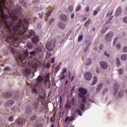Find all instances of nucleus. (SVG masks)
Segmentation results:
<instances>
[{
    "instance_id": "1",
    "label": "nucleus",
    "mask_w": 127,
    "mask_h": 127,
    "mask_svg": "<svg viewBox=\"0 0 127 127\" xmlns=\"http://www.w3.org/2000/svg\"><path fill=\"white\" fill-rule=\"evenodd\" d=\"M12 17L11 19L8 18L4 23V26L5 27V30L6 32V38L10 40V43H8L7 46L10 48L12 53L15 55V53L17 52L15 47L18 46V41L19 38H21L22 36H24L27 34V30L24 25H23L22 19H20L18 20V17L17 14V10L13 9L11 10ZM18 20L15 24V21Z\"/></svg>"
},
{
    "instance_id": "2",
    "label": "nucleus",
    "mask_w": 127,
    "mask_h": 127,
    "mask_svg": "<svg viewBox=\"0 0 127 127\" xmlns=\"http://www.w3.org/2000/svg\"><path fill=\"white\" fill-rule=\"evenodd\" d=\"M6 3V0H0V28L3 29L2 34H0V39L4 40L7 47H9L7 45H8V43H10V41L6 38L7 30H5V27L3 24L8 18H11L12 15L10 11L5 6Z\"/></svg>"
},
{
    "instance_id": "3",
    "label": "nucleus",
    "mask_w": 127,
    "mask_h": 127,
    "mask_svg": "<svg viewBox=\"0 0 127 127\" xmlns=\"http://www.w3.org/2000/svg\"><path fill=\"white\" fill-rule=\"evenodd\" d=\"M29 55V52L27 50H26L24 51L23 55L20 54L17 56L16 61L18 64L19 65H22V66H25L26 64H31V58H29L26 60Z\"/></svg>"
},
{
    "instance_id": "4",
    "label": "nucleus",
    "mask_w": 127,
    "mask_h": 127,
    "mask_svg": "<svg viewBox=\"0 0 127 127\" xmlns=\"http://www.w3.org/2000/svg\"><path fill=\"white\" fill-rule=\"evenodd\" d=\"M55 43H56V40H53L46 44V47L48 51H53L54 50Z\"/></svg>"
},
{
    "instance_id": "5",
    "label": "nucleus",
    "mask_w": 127,
    "mask_h": 127,
    "mask_svg": "<svg viewBox=\"0 0 127 127\" xmlns=\"http://www.w3.org/2000/svg\"><path fill=\"white\" fill-rule=\"evenodd\" d=\"M114 36V34L112 32H109L105 36V39L106 41H111L112 38Z\"/></svg>"
},
{
    "instance_id": "6",
    "label": "nucleus",
    "mask_w": 127,
    "mask_h": 127,
    "mask_svg": "<svg viewBox=\"0 0 127 127\" xmlns=\"http://www.w3.org/2000/svg\"><path fill=\"white\" fill-rule=\"evenodd\" d=\"M39 107V99H36L34 102V109L35 111H37Z\"/></svg>"
},
{
    "instance_id": "7",
    "label": "nucleus",
    "mask_w": 127,
    "mask_h": 127,
    "mask_svg": "<svg viewBox=\"0 0 127 127\" xmlns=\"http://www.w3.org/2000/svg\"><path fill=\"white\" fill-rule=\"evenodd\" d=\"M84 78L87 81H90L92 79V73L90 72H87L84 74Z\"/></svg>"
},
{
    "instance_id": "8",
    "label": "nucleus",
    "mask_w": 127,
    "mask_h": 127,
    "mask_svg": "<svg viewBox=\"0 0 127 127\" xmlns=\"http://www.w3.org/2000/svg\"><path fill=\"white\" fill-rule=\"evenodd\" d=\"M120 89V85L118 83H115L114 85V96H116L118 93V90Z\"/></svg>"
},
{
    "instance_id": "9",
    "label": "nucleus",
    "mask_w": 127,
    "mask_h": 127,
    "mask_svg": "<svg viewBox=\"0 0 127 127\" xmlns=\"http://www.w3.org/2000/svg\"><path fill=\"white\" fill-rule=\"evenodd\" d=\"M113 11H111L110 12H109L107 15H106V17H108V16H109V14H110L109 16H110V19H109V20L107 21L106 23H108V22H110V21H111V20H112V19H113V16H112V14H113Z\"/></svg>"
},
{
    "instance_id": "10",
    "label": "nucleus",
    "mask_w": 127,
    "mask_h": 127,
    "mask_svg": "<svg viewBox=\"0 0 127 127\" xmlns=\"http://www.w3.org/2000/svg\"><path fill=\"white\" fill-rule=\"evenodd\" d=\"M78 91L80 93L83 94V95H86L87 94V90L85 88L80 87L78 89Z\"/></svg>"
},
{
    "instance_id": "11",
    "label": "nucleus",
    "mask_w": 127,
    "mask_h": 127,
    "mask_svg": "<svg viewBox=\"0 0 127 127\" xmlns=\"http://www.w3.org/2000/svg\"><path fill=\"white\" fill-rule=\"evenodd\" d=\"M100 65L101 67L103 69H106V68L108 67V64H107L106 62H101Z\"/></svg>"
},
{
    "instance_id": "12",
    "label": "nucleus",
    "mask_w": 127,
    "mask_h": 127,
    "mask_svg": "<svg viewBox=\"0 0 127 127\" xmlns=\"http://www.w3.org/2000/svg\"><path fill=\"white\" fill-rule=\"evenodd\" d=\"M74 120V117L73 116H70V117H68L65 118V123H68V121L69 122H71Z\"/></svg>"
},
{
    "instance_id": "13",
    "label": "nucleus",
    "mask_w": 127,
    "mask_h": 127,
    "mask_svg": "<svg viewBox=\"0 0 127 127\" xmlns=\"http://www.w3.org/2000/svg\"><path fill=\"white\" fill-rule=\"evenodd\" d=\"M121 13H122V8H121V7H119L117 9V11L116 12V16H118V15H120V14H121Z\"/></svg>"
},
{
    "instance_id": "14",
    "label": "nucleus",
    "mask_w": 127,
    "mask_h": 127,
    "mask_svg": "<svg viewBox=\"0 0 127 127\" xmlns=\"http://www.w3.org/2000/svg\"><path fill=\"white\" fill-rule=\"evenodd\" d=\"M60 18L63 21H66L67 20V17L64 14L61 15Z\"/></svg>"
},
{
    "instance_id": "15",
    "label": "nucleus",
    "mask_w": 127,
    "mask_h": 127,
    "mask_svg": "<svg viewBox=\"0 0 127 127\" xmlns=\"http://www.w3.org/2000/svg\"><path fill=\"white\" fill-rule=\"evenodd\" d=\"M39 40V37L38 36H35L32 38V41L34 43H37Z\"/></svg>"
},
{
    "instance_id": "16",
    "label": "nucleus",
    "mask_w": 127,
    "mask_h": 127,
    "mask_svg": "<svg viewBox=\"0 0 127 127\" xmlns=\"http://www.w3.org/2000/svg\"><path fill=\"white\" fill-rule=\"evenodd\" d=\"M32 68H33V69H37V68H38V64H37V63L34 62V63H33L32 64Z\"/></svg>"
},
{
    "instance_id": "17",
    "label": "nucleus",
    "mask_w": 127,
    "mask_h": 127,
    "mask_svg": "<svg viewBox=\"0 0 127 127\" xmlns=\"http://www.w3.org/2000/svg\"><path fill=\"white\" fill-rule=\"evenodd\" d=\"M23 123V121L21 119H17L16 121V124L17 125H19V126H21Z\"/></svg>"
},
{
    "instance_id": "18",
    "label": "nucleus",
    "mask_w": 127,
    "mask_h": 127,
    "mask_svg": "<svg viewBox=\"0 0 127 127\" xmlns=\"http://www.w3.org/2000/svg\"><path fill=\"white\" fill-rule=\"evenodd\" d=\"M30 73H31V71H30V69L29 68H26L25 71V74L26 76H29L30 75Z\"/></svg>"
},
{
    "instance_id": "19",
    "label": "nucleus",
    "mask_w": 127,
    "mask_h": 127,
    "mask_svg": "<svg viewBox=\"0 0 127 127\" xmlns=\"http://www.w3.org/2000/svg\"><path fill=\"white\" fill-rule=\"evenodd\" d=\"M119 98H123L124 97V90H120L118 93Z\"/></svg>"
},
{
    "instance_id": "20",
    "label": "nucleus",
    "mask_w": 127,
    "mask_h": 127,
    "mask_svg": "<svg viewBox=\"0 0 127 127\" xmlns=\"http://www.w3.org/2000/svg\"><path fill=\"white\" fill-rule=\"evenodd\" d=\"M59 27L61 28V29H65V24L62 23H59Z\"/></svg>"
},
{
    "instance_id": "21",
    "label": "nucleus",
    "mask_w": 127,
    "mask_h": 127,
    "mask_svg": "<svg viewBox=\"0 0 127 127\" xmlns=\"http://www.w3.org/2000/svg\"><path fill=\"white\" fill-rule=\"evenodd\" d=\"M20 3L24 7H26V3L24 0H20Z\"/></svg>"
},
{
    "instance_id": "22",
    "label": "nucleus",
    "mask_w": 127,
    "mask_h": 127,
    "mask_svg": "<svg viewBox=\"0 0 127 127\" xmlns=\"http://www.w3.org/2000/svg\"><path fill=\"white\" fill-rule=\"evenodd\" d=\"M80 107L82 112L85 111V104L84 103H80Z\"/></svg>"
},
{
    "instance_id": "23",
    "label": "nucleus",
    "mask_w": 127,
    "mask_h": 127,
    "mask_svg": "<svg viewBox=\"0 0 127 127\" xmlns=\"http://www.w3.org/2000/svg\"><path fill=\"white\" fill-rule=\"evenodd\" d=\"M103 88V83H100L96 89L97 92H99Z\"/></svg>"
},
{
    "instance_id": "24",
    "label": "nucleus",
    "mask_w": 127,
    "mask_h": 127,
    "mask_svg": "<svg viewBox=\"0 0 127 127\" xmlns=\"http://www.w3.org/2000/svg\"><path fill=\"white\" fill-rule=\"evenodd\" d=\"M97 77L96 76H94V78H93V82L91 83V85L92 86H93V85H95L96 83H97Z\"/></svg>"
},
{
    "instance_id": "25",
    "label": "nucleus",
    "mask_w": 127,
    "mask_h": 127,
    "mask_svg": "<svg viewBox=\"0 0 127 127\" xmlns=\"http://www.w3.org/2000/svg\"><path fill=\"white\" fill-rule=\"evenodd\" d=\"M65 109L66 110H70L71 109V104L70 103H66L65 105Z\"/></svg>"
},
{
    "instance_id": "26",
    "label": "nucleus",
    "mask_w": 127,
    "mask_h": 127,
    "mask_svg": "<svg viewBox=\"0 0 127 127\" xmlns=\"http://www.w3.org/2000/svg\"><path fill=\"white\" fill-rule=\"evenodd\" d=\"M6 106H10V105H13V101L12 100H9L7 103L5 104Z\"/></svg>"
},
{
    "instance_id": "27",
    "label": "nucleus",
    "mask_w": 127,
    "mask_h": 127,
    "mask_svg": "<svg viewBox=\"0 0 127 127\" xmlns=\"http://www.w3.org/2000/svg\"><path fill=\"white\" fill-rule=\"evenodd\" d=\"M43 80V78L41 77V76H39L37 78V81L39 82V83H41Z\"/></svg>"
},
{
    "instance_id": "28",
    "label": "nucleus",
    "mask_w": 127,
    "mask_h": 127,
    "mask_svg": "<svg viewBox=\"0 0 127 127\" xmlns=\"http://www.w3.org/2000/svg\"><path fill=\"white\" fill-rule=\"evenodd\" d=\"M29 34H30L31 36H34V35H35V32L33 30H30Z\"/></svg>"
},
{
    "instance_id": "29",
    "label": "nucleus",
    "mask_w": 127,
    "mask_h": 127,
    "mask_svg": "<svg viewBox=\"0 0 127 127\" xmlns=\"http://www.w3.org/2000/svg\"><path fill=\"white\" fill-rule=\"evenodd\" d=\"M121 60L123 61H126V60H127V55H122L121 57Z\"/></svg>"
},
{
    "instance_id": "30",
    "label": "nucleus",
    "mask_w": 127,
    "mask_h": 127,
    "mask_svg": "<svg viewBox=\"0 0 127 127\" xmlns=\"http://www.w3.org/2000/svg\"><path fill=\"white\" fill-rule=\"evenodd\" d=\"M91 23V19H88L87 22L84 24V26H88Z\"/></svg>"
},
{
    "instance_id": "31",
    "label": "nucleus",
    "mask_w": 127,
    "mask_h": 127,
    "mask_svg": "<svg viewBox=\"0 0 127 127\" xmlns=\"http://www.w3.org/2000/svg\"><path fill=\"white\" fill-rule=\"evenodd\" d=\"M59 68H60V65H58L55 68V73H58V71H59Z\"/></svg>"
},
{
    "instance_id": "32",
    "label": "nucleus",
    "mask_w": 127,
    "mask_h": 127,
    "mask_svg": "<svg viewBox=\"0 0 127 127\" xmlns=\"http://www.w3.org/2000/svg\"><path fill=\"white\" fill-rule=\"evenodd\" d=\"M5 97L6 98H9V97H11V93L10 92L5 93Z\"/></svg>"
},
{
    "instance_id": "33",
    "label": "nucleus",
    "mask_w": 127,
    "mask_h": 127,
    "mask_svg": "<svg viewBox=\"0 0 127 127\" xmlns=\"http://www.w3.org/2000/svg\"><path fill=\"white\" fill-rule=\"evenodd\" d=\"M70 104L72 105V106H74V105H75V99L74 97L71 98Z\"/></svg>"
},
{
    "instance_id": "34",
    "label": "nucleus",
    "mask_w": 127,
    "mask_h": 127,
    "mask_svg": "<svg viewBox=\"0 0 127 127\" xmlns=\"http://www.w3.org/2000/svg\"><path fill=\"white\" fill-rule=\"evenodd\" d=\"M116 64L118 66L121 65V62L120 61V59L119 58H117Z\"/></svg>"
},
{
    "instance_id": "35",
    "label": "nucleus",
    "mask_w": 127,
    "mask_h": 127,
    "mask_svg": "<svg viewBox=\"0 0 127 127\" xmlns=\"http://www.w3.org/2000/svg\"><path fill=\"white\" fill-rule=\"evenodd\" d=\"M39 98L40 100V102H43V101H44V96H43L39 95Z\"/></svg>"
},
{
    "instance_id": "36",
    "label": "nucleus",
    "mask_w": 127,
    "mask_h": 127,
    "mask_svg": "<svg viewBox=\"0 0 127 127\" xmlns=\"http://www.w3.org/2000/svg\"><path fill=\"white\" fill-rule=\"evenodd\" d=\"M81 5L79 4L77 6L76 9H75V11H79L80 9H81Z\"/></svg>"
},
{
    "instance_id": "37",
    "label": "nucleus",
    "mask_w": 127,
    "mask_h": 127,
    "mask_svg": "<svg viewBox=\"0 0 127 127\" xmlns=\"http://www.w3.org/2000/svg\"><path fill=\"white\" fill-rule=\"evenodd\" d=\"M91 63V60L87 59V60L86 61V65L89 66V65H90Z\"/></svg>"
},
{
    "instance_id": "38",
    "label": "nucleus",
    "mask_w": 127,
    "mask_h": 127,
    "mask_svg": "<svg viewBox=\"0 0 127 127\" xmlns=\"http://www.w3.org/2000/svg\"><path fill=\"white\" fill-rule=\"evenodd\" d=\"M4 71H10L11 70V68H10L9 66H6L4 68Z\"/></svg>"
},
{
    "instance_id": "39",
    "label": "nucleus",
    "mask_w": 127,
    "mask_h": 127,
    "mask_svg": "<svg viewBox=\"0 0 127 127\" xmlns=\"http://www.w3.org/2000/svg\"><path fill=\"white\" fill-rule=\"evenodd\" d=\"M29 22V21L28 20V19L26 18L24 19V23H25V24H28Z\"/></svg>"
},
{
    "instance_id": "40",
    "label": "nucleus",
    "mask_w": 127,
    "mask_h": 127,
    "mask_svg": "<svg viewBox=\"0 0 127 127\" xmlns=\"http://www.w3.org/2000/svg\"><path fill=\"white\" fill-rule=\"evenodd\" d=\"M108 29L107 28H103L101 30V33H105L107 31Z\"/></svg>"
},
{
    "instance_id": "41",
    "label": "nucleus",
    "mask_w": 127,
    "mask_h": 127,
    "mask_svg": "<svg viewBox=\"0 0 127 127\" xmlns=\"http://www.w3.org/2000/svg\"><path fill=\"white\" fill-rule=\"evenodd\" d=\"M76 112L77 114H78L79 116H82L83 114H82V112L80 110H77Z\"/></svg>"
},
{
    "instance_id": "42",
    "label": "nucleus",
    "mask_w": 127,
    "mask_h": 127,
    "mask_svg": "<svg viewBox=\"0 0 127 127\" xmlns=\"http://www.w3.org/2000/svg\"><path fill=\"white\" fill-rule=\"evenodd\" d=\"M36 118L37 116L36 115L32 116L31 118V121H34Z\"/></svg>"
},
{
    "instance_id": "43",
    "label": "nucleus",
    "mask_w": 127,
    "mask_h": 127,
    "mask_svg": "<svg viewBox=\"0 0 127 127\" xmlns=\"http://www.w3.org/2000/svg\"><path fill=\"white\" fill-rule=\"evenodd\" d=\"M32 92L33 94H36V88L35 87V88H33L32 89Z\"/></svg>"
},
{
    "instance_id": "44",
    "label": "nucleus",
    "mask_w": 127,
    "mask_h": 127,
    "mask_svg": "<svg viewBox=\"0 0 127 127\" xmlns=\"http://www.w3.org/2000/svg\"><path fill=\"white\" fill-rule=\"evenodd\" d=\"M83 95L84 94H82V93H79L78 94V97H79L80 98H81V99H82V98H83L85 97L84 95Z\"/></svg>"
},
{
    "instance_id": "45",
    "label": "nucleus",
    "mask_w": 127,
    "mask_h": 127,
    "mask_svg": "<svg viewBox=\"0 0 127 127\" xmlns=\"http://www.w3.org/2000/svg\"><path fill=\"white\" fill-rule=\"evenodd\" d=\"M86 97L85 96H84V97H82V99H81V101H82V102H83V103H86V101H87L86 100Z\"/></svg>"
},
{
    "instance_id": "46",
    "label": "nucleus",
    "mask_w": 127,
    "mask_h": 127,
    "mask_svg": "<svg viewBox=\"0 0 127 127\" xmlns=\"http://www.w3.org/2000/svg\"><path fill=\"white\" fill-rule=\"evenodd\" d=\"M30 55H32V56H35V57L36 56L35 52H34V51L30 52Z\"/></svg>"
},
{
    "instance_id": "47",
    "label": "nucleus",
    "mask_w": 127,
    "mask_h": 127,
    "mask_svg": "<svg viewBox=\"0 0 127 127\" xmlns=\"http://www.w3.org/2000/svg\"><path fill=\"white\" fill-rule=\"evenodd\" d=\"M34 127H42V124H37L35 125Z\"/></svg>"
},
{
    "instance_id": "48",
    "label": "nucleus",
    "mask_w": 127,
    "mask_h": 127,
    "mask_svg": "<svg viewBox=\"0 0 127 127\" xmlns=\"http://www.w3.org/2000/svg\"><path fill=\"white\" fill-rule=\"evenodd\" d=\"M108 88H105L104 89L103 92V95H105L107 92H108Z\"/></svg>"
},
{
    "instance_id": "49",
    "label": "nucleus",
    "mask_w": 127,
    "mask_h": 127,
    "mask_svg": "<svg viewBox=\"0 0 127 127\" xmlns=\"http://www.w3.org/2000/svg\"><path fill=\"white\" fill-rule=\"evenodd\" d=\"M118 39H119V37H118L115 38V39H114V42H113V45H115V44H116V43L117 42V40H118Z\"/></svg>"
},
{
    "instance_id": "50",
    "label": "nucleus",
    "mask_w": 127,
    "mask_h": 127,
    "mask_svg": "<svg viewBox=\"0 0 127 127\" xmlns=\"http://www.w3.org/2000/svg\"><path fill=\"white\" fill-rule=\"evenodd\" d=\"M82 39H83V36L80 35L78 37V41H81V40H82Z\"/></svg>"
},
{
    "instance_id": "51",
    "label": "nucleus",
    "mask_w": 127,
    "mask_h": 127,
    "mask_svg": "<svg viewBox=\"0 0 127 127\" xmlns=\"http://www.w3.org/2000/svg\"><path fill=\"white\" fill-rule=\"evenodd\" d=\"M123 21L124 22H125V23H127V17H124V18H123Z\"/></svg>"
},
{
    "instance_id": "52",
    "label": "nucleus",
    "mask_w": 127,
    "mask_h": 127,
    "mask_svg": "<svg viewBox=\"0 0 127 127\" xmlns=\"http://www.w3.org/2000/svg\"><path fill=\"white\" fill-rule=\"evenodd\" d=\"M39 16L40 18H42V16H43V12H42L41 13H39Z\"/></svg>"
},
{
    "instance_id": "53",
    "label": "nucleus",
    "mask_w": 127,
    "mask_h": 127,
    "mask_svg": "<svg viewBox=\"0 0 127 127\" xmlns=\"http://www.w3.org/2000/svg\"><path fill=\"white\" fill-rule=\"evenodd\" d=\"M119 74H120V75H123V69H122V68L119 69Z\"/></svg>"
},
{
    "instance_id": "54",
    "label": "nucleus",
    "mask_w": 127,
    "mask_h": 127,
    "mask_svg": "<svg viewBox=\"0 0 127 127\" xmlns=\"http://www.w3.org/2000/svg\"><path fill=\"white\" fill-rule=\"evenodd\" d=\"M66 72H67V69L64 68L62 72V75L65 74V73H66Z\"/></svg>"
},
{
    "instance_id": "55",
    "label": "nucleus",
    "mask_w": 127,
    "mask_h": 127,
    "mask_svg": "<svg viewBox=\"0 0 127 127\" xmlns=\"http://www.w3.org/2000/svg\"><path fill=\"white\" fill-rule=\"evenodd\" d=\"M26 82L27 83L28 85H30L31 84V81L29 79H27Z\"/></svg>"
},
{
    "instance_id": "56",
    "label": "nucleus",
    "mask_w": 127,
    "mask_h": 127,
    "mask_svg": "<svg viewBox=\"0 0 127 127\" xmlns=\"http://www.w3.org/2000/svg\"><path fill=\"white\" fill-rule=\"evenodd\" d=\"M50 66H51V64L50 63H47V64H46V68L47 69L50 68Z\"/></svg>"
},
{
    "instance_id": "57",
    "label": "nucleus",
    "mask_w": 127,
    "mask_h": 127,
    "mask_svg": "<svg viewBox=\"0 0 127 127\" xmlns=\"http://www.w3.org/2000/svg\"><path fill=\"white\" fill-rule=\"evenodd\" d=\"M65 78V74H62L61 76V80H64Z\"/></svg>"
},
{
    "instance_id": "58",
    "label": "nucleus",
    "mask_w": 127,
    "mask_h": 127,
    "mask_svg": "<svg viewBox=\"0 0 127 127\" xmlns=\"http://www.w3.org/2000/svg\"><path fill=\"white\" fill-rule=\"evenodd\" d=\"M53 21H54V18H52V19H51L49 22V23H50V24H51V23H52V22H53Z\"/></svg>"
},
{
    "instance_id": "59",
    "label": "nucleus",
    "mask_w": 127,
    "mask_h": 127,
    "mask_svg": "<svg viewBox=\"0 0 127 127\" xmlns=\"http://www.w3.org/2000/svg\"><path fill=\"white\" fill-rule=\"evenodd\" d=\"M117 49H121V45L118 44L116 46Z\"/></svg>"
},
{
    "instance_id": "60",
    "label": "nucleus",
    "mask_w": 127,
    "mask_h": 127,
    "mask_svg": "<svg viewBox=\"0 0 127 127\" xmlns=\"http://www.w3.org/2000/svg\"><path fill=\"white\" fill-rule=\"evenodd\" d=\"M123 51L124 52H127V47H125L124 48H123Z\"/></svg>"
},
{
    "instance_id": "61",
    "label": "nucleus",
    "mask_w": 127,
    "mask_h": 127,
    "mask_svg": "<svg viewBox=\"0 0 127 127\" xmlns=\"http://www.w3.org/2000/svg\"><path fill=\"white\" fill-rule=\"evenodd\" d=\"M69 10H70V11H72V10H73V6H69Z\"/></svg>"
},
{
    "instance_id": "62",
    "label": "nucleus",
    "mask_w": 127,
    "mask_h": 127,
    "mask_svg": "<svg viewBox=\"0 0 127 127\" xmlns=\"http://www.w3.org/2000/svg\"><path fill=\"white\" fill-rule=\"evenodd\" d=\"M54 62H55V58H52L51 63H54Z\"/></svg>"
},
{
    "instance_id": "63",
    "label": "nucleus",
    "mask_w": 127,
    "mask_h": 127,
    "mask_svg": "<svg viewBox=\"0 0 127 127\" xmlns=\"http://www.w3.org/2000/svg\"><path fill=\"white\" fill-rule=\"evenodd\" d=\"M50 14H51V11H49L47 14V17H48V16H49V15H50Z\"/></svg>"
},
{
    "instance_id": "64",
    "label": "nucleus",
    "mask_w": 127,
    "mask_h": 127,
    "mask_svg": "<svg viewBox=\"0 0 127 127\" xmlns=\"http://www.w3.org/2000/svg\"><path fill=\"white\" fill-rule=\"evenodd\" d=\"M67 127H74L72 124H68Z\"/></svg>"
}]
</instances>
